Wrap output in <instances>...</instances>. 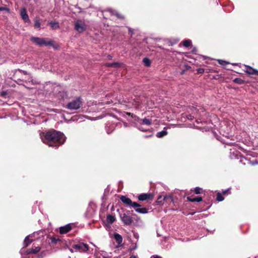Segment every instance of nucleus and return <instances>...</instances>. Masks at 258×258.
Returning a JSON list of instances; mask_svg holds the SVG:
<instances>
[{
    "label": "nucleus",
    "mask_w": 258,
    "mask_h": 258,
    "mask_svg": "<svg viewBox=\"0 0 258 258\" xmlns=\"http://www.w3.org/2000/svg\"><path fill=\"white\" fill-rule=\"evenodd\" d=\"M40 137L43 143L55 148L63 144L66 140L63 133L55 130L42 132L40 133Z\"/></svg>",
    "instance_id": "f257e3e1"
},
{
    "label": "nucleus",
    "mask_w": 258,
    "mask_h": 258,
    "mask_svg": "<svg viewBox=\"0 0 258 258\" xmlns=\"http://www.w3.org/2000/svg\"><path fill=\"white\" fill-rule=\"evenodd\" d=\"M230 157L232 159L236 158V159H239V155L237 152L236 153L233 151V152H230ZM240 157V162L243 164V165H247L249 164L251 165H255L258 164V160L256 159H252L251 160L250 159L248 158V157H244L243 156H241L239 155Z\"/></svg>",
    "instance_id": "f03ea898"
},
{
    "label": "nucleus",
    "mask_w": 258,
    "mask_h": 258,
    "mask_svg": "<svg viewBox=\"0 0 258 258\" xmlns=\"http://www.w3.org/2000/svg\"><path fill=\"white\" fill-rule=\"evenodd\" d=\"M31 41L35 44L39 46H51L53 44V41L48 38H39L37 37H32L30 38Z\"/></svg>",
    "instance_id": "7ed1b4c3"
},
{
    "label": "nucleus",
    "mask_w": 258,
    "mask_h": 258,
    "mask_svg": "<svg viewBox=\"0 0 258 258\" xmlns=\"http://www.w3.org/2000/svg\"><path fill=\"white\" fill-rule=\"evenodd\" d=\"M143 98L141 97L135 96L134 99L131 100L130 102L132 103V106L138 110L142 109L145 105V103L143 101Z\"/></svg>",
    "instance_id": "20e7f679"
},
{
    "label": "nucleus",
    "mask_w": 258,
    "mask_h": 258,
    "mask_svg": "<svg viewBox=\"0 0 258 258\" xmlns=\"http://www.w3.org/2000/svg\"><path fill=\"white\" fill-rule=\"evenodd\" d=\"M120 200L128 208H136L141 207V205L137 202H132L130 198L125 196H121L120 198Z\"/></svg>",
    "instance_id": "39448f33"
},
{
    "label": "nucleus",
    "mask_w": 258,
    "mask_h": 258,
    "mask_svg": "<svg viewBox=\"0 0 258 258\" xmlns=\"http://www.w3.org/2000/svg\"><path fill=\"white\" fill-rule=\"evenodd\" d=\"M82 104V102L81 98H77L69 102L67 105V108L70 110H76L80 108Z\"/></svg>",
    "instance_id": "423d86ee"
},
{
    "label": "nucleus",
    "mask_w": 258,
    "mask_h": 258,
    "mask_svg": "<svg viewBox=\"0 0 258 258\" xmlns=\"http://www.w3.org/2000/svg\"><path fill=\"white\" fill-rule=\"evenodd\" d=\"M75 29L79 33L83 32L86 30L87 25L82 20H77L75 21Z\"/></svg>",
    "instance_id": "0eeeda50"
},
{
    "label": "nucleus",
    "mask_w": 258,
    "mask_h": 258,
    "mask_svg": "<svg viewBox=\"0 0 258 258\" xmlns=\"http://www.w3.org/2000/svg\"><path fill=\"white\" fill-rule=\"evenodd\" d=\"M121 221L126 225H130L133 222V218L130 215L129 211L120 214Z\"/></svg>",
    "instance_id": "6e6552de"
},
{
    "label": "nucleus",
    "mask_w": 258,
    "mask_h": 258,
    "mask_svg": "<svg viewBox=\"0 0 258 258\" xmlns=\"http://www.w3.org/2000/svg\"><path fill=\"white\" fill-rule=\"evenodd\" d=\"M73 248L75 251H87L89 249V246L84 243H79L74 245Z\"/></svg>",
    "instance_id": "1a4fd4ad"
},
{
    "label": "nucleus",
    "mask_w": 258,
    "mask_h": 258,
    "mask_svg": "<svg viewBox=\"0 0 258 258\" xmlns=\"http://www.w3.org/2000/svg\"><path fill=\"white\" fill-rule=\"evenodd\" d=\"M138 124L140 125V126H139L138 127L139 129L142 131L144 132V131H146V130L143 128L141 126V125H146L147 126H149L152 123V120L151 119L147 118H144L143 119H139L138 120Z\"/></svg>",
    "instance_id": "9d476101"
},
{
    "label": "nucleus",
    "mask_w": 258,
    "mask_h": 258,
    "mask_svg": "<svg viewBox=\"0 0 258 258\" xmlns=\"http://www.w3.org/2000/svg\"><path fill=\"white\" fill-rule=\"evenodd\" d=\"M169 200L170 202L173 201V197L171 195H166L165 196H159L156 201V203L159 205H163L165 201Z\"/></svg>",
    "instance_id": "9b49d317"
},
{
    "label": "nucleus",
    "mask_w": 258,
    "mask_h": 258,
    "mask_svg": "<svg viewBox=\"0 0 258 258\" xmlns=\"http://www.w3.org/2000/svg\"><path fill=\"white\" fill-rule=\"evenodd\" d=\"M20 15L22 19L25 22H29V16L27 13L26 10L25 8H22L20 10Z\"/></svg>",
    "instance_id": "f8f14e48"
},
{
    "label": "nucleus",
    "mask_w": 258,
    "mask_h": 258,
    "mask_svg": "<svg viewBox=\"0 0 258 258\" xmlns=\"http://www.w3.org/2000/svg\"><path fill=\"white\" fill-rule=\"evenodd\" d=\"M153 197V195L151 193L142 194L138 196V199L140 201H145L147 199H151Z\"/></svg>",
    "instance_id": "ddd939ff"
},
{
    "label": "nucleus",
    "mask_w": 258,
    "mask_h": 258,
    "mask_svg": "<svg viewBox=\"0 0 258 258\" xmlns=\"http://www.w3.org/2000/svg\"><path fill=\"white\" fill-rule=\"evenodd\" d=\"M72 229V226L71 224H68L63 226H61L59 228V233L61 234H65L68 232Z\"/></svg>",
    "instance_id": "4468645a"
},
{
    "label": "nucleus",
    "mask_w": 258,
    "mask_h": 258,
    "mask_svg": "<svg viewBox=\"0 0 258 258\" xmlns=\"http://www.w3.org/2000/svg\"><path fill=\"white\" fill-rule=\"evenodd\" d=\"M245 67L247 68L245 72L249 75H255L258 76V71L250 67V66L245 65Z\"/></svg>",
    "instance_id": "2eb2a0df"
},
{
    "label": "nucleus",
    "mask_w": 258,
    "mask_h": 258,
    "mask_svg": "<svg viewBox=\"0 0 258 258\" xmlns=\"http://www.w3.org/2000/svg\"><path fill=\"white\" fill-rule=\"evenodd\" d=\"M32 238V235H29L25 237L23 242L24 247H26L32 242L33 239Z\"/></svg>",
    "instance_id": "dca6fc26"
},
{
    "label": "nucleus",
    "mask_w": 258,
    "mask_h": 258,
    "mask_svg": "<svg viewBox=\"0 0 258 258\" xmlns=\"http://www.w3.org/2000/svg\"><path fill=\"white\" fill-rule=\"evenodd\" d=\"M96 258H111L105 251H99L96 253Z\"/></svg>",
    "instance_id": "f3484780"
},
{
    "label": "nucleus",
    "mask_w": 258,
    "mask_h": 258,
    "mask_svg": "<svg viewBox=\"0 0 258 258\" xmlns=\"http://www.w3.org/2000/svg\"><path fill=\"white\" fill-rule=\"evenodd\" d=\"M114 238L116 242V243L120 245L122 242V236L118 233H115L114 234Z\"/></svg>",
    "instance_id": "a211bd4d"
},
{
    "label": "nucleus",
    "mask_w": 258,
    "mask_h": 258,
    "mask_svg": "<svg viewBox=\"0 0 258 258\" xmlns=\"http://www.w3.org/2000/svg\"><path fill=\"white\" fill-rule=\"evenodd\" d=\"M134 209L136 212L140 214H146L148 212L147 208L145 207H141V206Z\"/></svg>",
    "instance_id": "6ab92c4d"
},
{
    "label": "nucleus",
    "mask_w": 258,
    "mask_h": 258,
    "mask_svg": "<svg viewBox=\"0 0 258 258\" xmlns=\"http://www.w3.org/2000/svg\"><path fill=\"white\" fill-rule=\"evenodd\" d=\"M115 220V218L114 216L111 215H108L106 217L107 223L109 225L112 224Z\"/></svg>",
    "instance_id": "aec40b11"
},
{
    "label": "nucleus",
    "mask_w": 258,
    "mask_h": 258,
    "mask_svg": "<svg viewBox=\"0 0 258 258\" xmlns=\"http://www.w3.org/2000/svg\"><path fill=\"white\" fill-rule=\"evenodd\" d=\"M167 134V132L165 128H164V130L161 132H159L157 133L156 137L159 138H162Z\"/></svg>",
    "instance_id": "412c9836"
},
{
    "label": "nucleus",
    "mask_w": 258,
    "mask_h": 258,
    "mask_svg": "<svg viewBox=\"0 0 258 258\" xmlns=\"http://www.w3.org/2000/svg\"><path fill=\"white\" fill-rule=\"evenodd\" d=\"M187 199L188 201L191 202H200L202 201V198L201 197H197L194 198H191L190 197H188Z\"/></svg>",
    "instance_id": "4be33fe9"
},
{
    "label": "nucleus",
    "mask_w": 258,
    "mask_h": 258,
    "mask_svg": "<svg viewBox=\"0 0 258 258\" xmlns=\"http://www.w3.org/2000/svg\"><path fill=\"white\" fill-rule=\"evenodd\" d=\"M24 248H25V247H23L20 251V253L21 255H23V254L27 255V254H29L30 253H32V251H31V249H28V250H25V249H24Z\"/></svg>",
    "instance_id": "5701e85b"
},
{
    "label": "nucleus",
    "mask_w": 258,
    "mask_h": 258,
    "mask_svg": "<svg viewBox=\"0 0 258 258\" xmlns=\"http://www.w3.org/2000/svg\"><path fill=\"white\" fill-rule=\"evenodd\" d=\"M40 249L41 248L40 246H33L32 248H31V251H32V253L35 254L38 252Z\"/></svg>",
    "instance_id": "b1692460"
},
{
    "label": "nucleus",
    "mask_w": 258,
    "mask_h": 258,
    "mask_svg": "<svg viewBox=\"0 0 258 258\" xmlns=\"http://www.w3.org/2000/svg\"><path fill=\"white\" fill-rule=\"evenodd\" d=\"M50 27L53 29H56L59 27V25L57 22H52L50 23Z\"/></svg>",
    "instance_id": "393cba45"
},
{
    "label": "nucleus",
    "mask_w": 258,
    "mask_h": 258,
    "mask_svg": "<svg viewBox=\"0 0 258 258\" xmlns=\"http://www.w3.org/2000/svg\"><path fill=\"white\" fill-rule=\"evenodd\" d=\"M35 28L39 29L40 28V23L38 19H35L34 20V25Z\"/></svg>",
    "instance_id": "a878e982"
},
{
    "label": "nucleus",
    "mask_w": 258,
    "mask_h": 258,
    "mask_svg": "<svg viewBox=\"0 0 258 258\" xmlns=\"http://www.w3.org/2000/svg\"><path fill=\"white\" fill-rule=\"evenodd\" d=\"M233 82L238 84H242L244 83V81L243 80H242L241 79L238 78H235L233 80Z\"/></svg>",
    "instance_id": "bb28decb"
},
{
    "label": "nucleus",
    "mask_w": 258,
    "mask_h": 258,
    "mask_svg": "<svg viewBox=\"0 0 258 258\" xmlns=\"http://www.w3.org/2000/svg\"><path fill=\"white\" fill-rule=\"evenodd\" d=\"M59 239L55 237H51L50 238V243H56L57 241H59Z\"/></svg>",
    "instance_id": "cd10ccee"
},
{
    "label": "nucleus",
    "mask_w": 258,
    "mask_h": 258,
    "mask_svg": "<svg viewBox=\"0 0 258 258\" xmlns=\"http://www.w3.org/2000/svg\"><path fill=\"white\" fill-rule=\"evenodd\" d=\"M191 44V41L190 40H185L183 41V45L185 47H188Z\"/></svg>",
    "instance_id": "c85d7f7f"
},
{
    "label": "nucleus",
    "mask_w": 258,
    "mask_h": 258,
    "mask_svg": "<svg viewBox=\"0 0 258 258\" xmlns=\"http://www.w3.org/2000/svg\"><path fill=\"white\" fill-rule=\"evenodd\" d=\"M143 62L145 65L147 67L149 66L151 64V61L148 58H144L143 59Z\"/></svg>",
    "instance_id": "c756f323"
},
{
    "label": "nucleus",
    "mask_w": 258,
    "mask_h": 258,
    "mask_svg": "<svg viewBox=\"0 0 258 258\" xmlns=\"http://www.w3.org/2000/svg\"><path fill=\"white\" fill-rule=\"evenodd\" d=\"M217 200L219 202L223 201L224 199V198L223 197V196L221 195V194L219 192H218L217 195Z\"/></svg>",
    "instance_id": "7c9ffc66"
},
{
    "label": "nucleus",
    "mask_w": 258,
    "mask_h": 258,
    "mask_svg": "<svg viewBox=\"0 0 258 258\" xmlns=\"http://www.w3.org/2000/svg\"><path fill=\"white\" fill-rule=\"evenodd\" d=\"M189 109L192 114H195L199 110L196 107H190Z\"/></svg>",
    "instance_id": "2f4dec72"
},
{
    "label": "nucleus",
    "mask_w": 258,
    "mask_h": 258,
    "mask_svg": "<svg viewBox=\"0 0 258 258\" xmlns=\"http://www.w3.org/2000/svg\"><path fill=\"white\" fill-rule=\"evenodd\" d=\"M107 67H116L118 66V63L116 62L114 63H108L106 64Z\"/></svg>",
    "instance_id": "473e14b6"
},
{
    "label": "nucleus",
    "mask_w": 258,
    "mask_h": 258,
    "mask_svg": "<svg viewBox=\"0 0 258 258\" xmlns=\"http://www.w3.org/2000/svg\"><path fill=\"white\" fill-rule=\"evenodd\" d=\"M110 12L111 13V14L112 15H116L117 17V18H120L121 19V18H123V17H122L120 14H119L118 13H117L115 11H111Z\"/></svg>",
    "instance_id": "72a5a7b5"
},
{
    "label": "nucleus",
    "mask_w": 258,
    "mask_h": 258,
    "mask_svg": "<svg viewBox=\"0 0 258 258\" xmlns=\"http://www.w3.org/2000/svg\"><path fill=\"white\" fill-rule=\"evenodd\" d=\"M202 190V189L201 188L197 187L195 188L194 191L196 194H200L201 193Z\"/></svg>",
    "instance_id": "f704fd0d"
},
{
    "label": "nucleus",
    "mask_w": 258,
    "mask_h": 258,
    "mask_svg": "<svg viewBox=\"0 0 258 258\" xmlns=\"http://www.w3.org/2000/svg\"><path fill=\"white\" fill-rule=\"evenodd\" d=\"M218 61L219 64H221L222 66H224L226 64H227L228 63V62H226V61L221 60V59H218Z\"/></svg>",
    "instance_id": "c9c22d12"
},
{
    "label": "nucleus",
    "mask_w": 258,
    "mask_h": 258,
    "mask_svg": "<svg viewBox=\"0 0 258 258\" xmlns=\"http://www.w3.org/2000/svg\"><path fill=\"white\" fill-rule=\"evenodd\" d=\"M5 11L8 13H10V9L9 8H8L7 7H0V11Z\"/></svg>",
    "instance_id": "e433bc0d"
},
{
    "label": "nucleus",
    "mask_w": 258,
    "mask_h": 258,
    "mask_svg": "<svg viewBox=\"0 0 258 258\" xmlns=\"http://www.w3.org/2000/svg\"><path fill=\"white\" fill-rule=\"evenodd\" d=\"M41 233H42V232L41 231H38L34 232L33 233L31 234V235H32V238H34L36 235H37Z\"/></svg>",
    "instance_id": "4c0bfd02"
},
{
    "label": "nucleus",
    "mask_w": 258,
    "mask_h": 258,
    "mask_svg": "<svg viewBox=\"0 0 258 258\" xmlns=\"http://www.w3.org/2000/svg\"><path fill=\"white\" fill-rule=\"evenodd\" d=\"M129 34L132 36L134 34V30L130 27H127Z\"/></svg>",
    "instance_id": "58836bf2"
},
{
    "label": "nucleus",
    "mask_w": 258,
    "mask_h": 258,
    "mask_svg": "<svg viewBox=\"0 0 258 258\" xmlns=\"http://www.w3.org/2000/svg\"><path fill=\"white\" fill-rule=\"evenodd\" d=\"M197 72L199 74H202L204 72V69L203 68H199L197 70Z\"/></svg>",
    "instance_id": "ea45409f"
},
{
    "label": "nucleus",
    "mask_w": 258,
    "mask_h": 258,
    "mask_svg": "<svg viewBox=\"0 0 258 258\" xmlns=\"http://www.w3.org/2000/svg\"><path fill=\"white\" fill-rule=\"evenodd\" d=\"M187 118L189 120H191L194 117V116L193 115H192L191 114H188L186 116Z\"/></svg>",
    "instance_id": "a19ab883"
},
{
    "label": "nucleus",
    "mask_w": 258,
    "mask_h": 258,
    "mask_svg": "<svg viewBox=\"0 0 258 258\" xmlns=\"http://www.w3.org/2000/svg\"><path fill=\"white\" fill-rule=\"evenodd\" d=\"M151 258H162L161 256L157 255H152Z\"/></svg>",
    "instance_id": "79ce46f5"
},
{
    "label": "nucleus",
    "mask_w": 258,
    "mask_h": 258,
    "mask_svg": "<svg viewBox=\"0 0 258 258\" xmlns=\"http://www.w3.org/2000/svg\"><path fill=\"white\" fill-rule=\"evenodd\" d=\"M229 190V189H226V190H224L223 191V194L224 195H226L227 194V193L228 192V191Z\"/></svg>",
    "instance_id": "37998d69"
},
{
    "label": "nucleus",
    "mask_w": 258,
    "mask_h": 258,
    "mask_svg": "<svg viewBox=\"0 0 258 258\" xmlns=\"http://www.w3.org/2000/svg\"><path fill=\"white\" fill-rule=\"evenodd\" d=\"M129 258H138L137 256L136 255H132L131 257H130Z\"/></svg>",
    "instance_id": "c03bdc74"
},
{
    "label": "nucleus",
    "mask_w": 258,
    "mask_h": 258,
    "mask_svg": "<svg viewBox=\"0 0 258 258\" xmlns=\"http://www.w3.org/2000/svg\"><path fill=\"white\" fill-rule=\"evenodd\" d=\"M107 57H108V58L109 59H111L112 58V56H111V55H108L107 56Z\"/></svg>",
    "instance_id": "a18cd8bd"
},
{
    "label": "nucleus",
    "mask_w": 258,
    "mask_h": 258,
    "mask_svg": "<svg viewBox=\"0 0 258 258\" xmlns=\"http://www.w3.org/2000/svg\"><path fill=\"white\" fill-rule=\"evenodd\" d=\"M43 255H42V253H41L39 255V257H42Z\"/></svg>",
    "instance_id": "49530a36"
},
{
    "label": "nucleus",
    "mask_w": 258,
    "mask_h": 258,
    "mask_svg": "<svg viewBox=\"0 0 258 258\" xmlns=\"http://www.w3.org/2000/svg\"><path fill=\"white\" fill-rule=\"evenodd\" d=\"M74 248H73V249H72V248H70V250L72 252H73L74 251Z\"/></svg>",
    "instance_id": "de8ad7c7"
},
{
    "label": "nucleus",
    "mask_w": 258,
    "mask_h": 258,
    "mask_svg": "<svg viewBox=\"0 0 258 258\" xmlns=\"http://www.w3.org/2000/svg\"><path fill=\"white\" fill-rule=\"evenodd\" d=\"M238 64V63H233V65H235V66H237Z\"/></svg>",
    "instance_id": "09e8293b"
},
{
    "label": "nucleus",
    "mask_w": 258,
    "mask_h": 258,
    "mask_svg": "<svg viewBox=\"0 0 258 258\" xmlns=\"http://www.w3.org/2000/svg\"><path fill=\"white\" fill-rule=\"evenodd\" d=\"M31 82H32V84H35L36 83V82H33V80H32Z\"/></svg>",
    "instance_id": "8fccbe9b"
},
{
    "label": "nucleus",
    "mask_w": 258,
    "mask_h": 258,
    "mask_svg": "<svg viewBox=\"0 0 258 258\" xmlns=\"http://www.w3.org/2000/svg\"><path fill=\"white\" fill-rule=\"evenodd\" d=\"M136 248V246L134 247V248H133V249H135Z\"/></svg>",
    "instance_id": "3c124183"
},
{
    "label": "nucleus",
    "mask_w": 258,
    "mask_h": 258,
    "mask_svg": "<svg viewBox=\"0 0 258 258\" xmlns=\"http://www.w3.org/2000/svg\"><path fill=\"white\" fill-rule=\"evenodd\" d=\"M69 258H71L70 257Z\"/></svg>",
    "instance_id": "603ef678"
}]
</instances>
